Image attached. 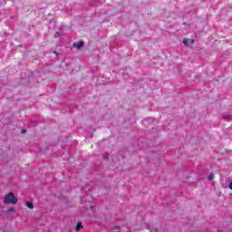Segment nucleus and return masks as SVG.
<instances>
[{
    "label": "nucleus",
    "instance_id": "9",
    "mask_svg": "<svg viewBox=\"0 0 232 232\" xmlns=\"http://www.w3.org/2000/svg\"><path fill=\"white\" fill-rule=\"evenodd\" d=\"M26 132V130H22V133H25Z\"/></svg>",
    "mask_w": 232,
    "mask_h": 232
},
{
    "label": "nucleus",
    "instance_id": "1",
    "mask_svg": "<svg viewBox=\"0 0 232 232\" xmlns=\"http://www.w3.org/2000/svg\"><path fill=\"white\" fill-rule=\"evenodd\" d=\"M4 204H17V199L15 196H14V193H8L4 198Z\"/></svg>",
    "mask_w": 232,
    "mask_h": 232
},
{
    "label": "nucleus",
    "instance_id": "7",
    "mask_svg": "<svg viewBox=\"0 0 232 232\" xmlns=\"http://www.w3.org/2000/svg\"><path fill=\"white\" fill-rule=\"evenodd\" d=\"M213 179H214L213 175H210V176L208 177V179H209V180H213Z\"/></svg>",
    "mask_w": 232,
    "mask_h": 232
},
{
    "label": "nucleus",
    "instance_id": "4",
    "mask_svg": "<svg viewBox=\"0 0 232 232\" xmlns=\"http://www.w3.org/2000/svg\"><path fill=\"white\" fill-rule=\"evenodd\" d=\"M82 229V223H78L75 227V231H81Z\"/></svg>",
    "mask_w": 232,
    "mask_h": 232
},
{
    "label": "nucleus",
    "instance_id": "6",
    "mask_svg": "<svg viewBox=\"0 0 232 232\" xmlns=\"http://www.w3.org/2000/svg\"><path fill=\"white\" fill-rule=\"evenodd\" d=\"M14 211H15V208H10V209L6 210V213H12Z\"/></svg>",
    "mask_w": 232,
    "mask_h": 232
},
{
    "label": "nucleus",
    "instance_id": "3",
    "mask_svg": "<svg viewBox=\"0 0 232 232\" xmlns=\"http://www.w3.org/2000/svg\"><path fill=\"white\" fill-rule=\"evenodd\" d=\"M73 48H82L84 46V42L81 41V42H78V43H74L72 44Z\"/></svg>",
    "mask_w": 232,
    "mask_h": 232
},
{
    "label": "nucleus",
    "instance_id": "2",
    "mask_svg": "<svg viewBox=\"0 0 232 232\" xmlns=\"http://www.w3.org/2000/svg\"><path fill=\"white\" fill-rule=\"evenodd\" d=\"M195 44V40L191 39V38H185L183 40V44L184 46H186L187 48H189V46H191L192 44Z\"/></svg>",
    "mask_w": 232,
    "mask_h": 232
},
{
    "label": "nucleus",
    "instance_id": "8",
    "mask_svg": "<svg viewBox=\"0 0 232 232\" xmlns=\"http://www.w3.org/2000/svg\"><path fill=\"white\" fill-rule=\"evenodd\" d=\"M229 189H232V181L228 185Z\"/></svg>",
    "mask_w": 232,
    "mask_h": 232
},
{
    "label": "nucleus",
    "instance_id": "5",
    "mask_svg": "<svg viewBox=\"0 0 232 232\" xmlns=\"http://www.w3.org/2000/svg\"><path fill=\"white\" fill-rule=\"evenodd\" d=\"M25 206L29 208V209H34V205L31 202H25Z\"/></svg>",
    "mask_w": 232,
    "mask_h": 232
}]
</instances>
